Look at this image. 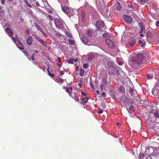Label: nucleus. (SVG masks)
Here are the masks:
<instances>
[{"label":"nucleus","instance_id":"nucleus-53","mask_svg":"<svg viewBox=\"0 0 159 159\" xmlns=\"http://www.w3.org/2000/svg\"><path fill=\"white\" fill-rule=\"evenodd\" d=\"M90 85L91 87L93 89H94V86H93L92 83L91 82H90Z\"/></svg>","mask_w":159,"mask_h":159},{"label":"nucleus","instance_id":"nucleus-54","mask_svg":"<svg viewBox=\"0 0 159 159\" xmlns=\"http://www.w3.org/2000/svg\"><path fill=\"white\" fill-rule=\"evenodd\" d=\"M102 96H103V97H105L106 96V93H105L102 92L101 94Z\"/></svg>","mask_w":159,"mask_h":159},{"label":"nucleus","instance_id":"nucleus-58","mask_svg":"<svg viewBox=\"0 0 159 159\" xmlns=\"http://www.w3.org/2000/svg\"><path fill=\"white\" fill-rule=\"evenodd\" d=\"M103 110H100V111L98 112V114H101L103 112Z\"/></svg>","mask_w":159,"mask_h":159},{"label":"nucleus","instance_id":"nucleus-55","mask_svg":"<svg viewBox=\"0 0 159 159\" xmlns=\"http://www.w3.org/2000/svg\"><path fill=\"white\" fill-rule=\"evenodd\" d=\"M69 89H70V87H68V88H67L66 89V91L68 93H69Z\"/></svg>","mask_w":159,"mask_h":159},{"label":"nucleus","instance_id":"nucleus-51","mask_svg":"<svg viewBox=\"0 0 159 159\" xmlns=\"http://www.w3.org/2000/svg\"><path fill=\"white\" fill-rule=\"evenodd\" d=\"M49 76H50L51 77H54V75L53 74H52V73H50V74H49L48 75Z\"/></svg>","mask_w":159,"mask_h":159},{"label":"nucleus","instance_id":"nucleus-10","mask_svg":"<svg viewBox=\"0 0 159 159\" xmlns=\"http://www.w3.org/2000/svg\"><path fill=\"white\" fill-rule=\"evenodd\" d=\"M107 44L111 48H114L115 47L113 42L109 39H107L105 40Z\"/></svg>","mask_w":159,"mask_h":159},{"label":"nucleus","instance_id":"nucleus-20","mask_svg":"<svg viewBox=\"0 0 159 159\" xmlns=\"http://www.w3.org/2000/svg\"><path fill=\"white\" fill-rule=\"evenodd\" d=\"M32 36H30L28 37L27 39V42L28 44L30 45L32 44Z\"/></svg>","mask_w":159,"mask_h":159},{"label":"nucleus","instance_id":"nucleus-4","mask_svg":"<svg viewBox=\"0 0 159 159\" xmlns=\"http://www.w3.org/2000/svg\"><path fill=\"white\" fill-rule=\"evenodd\" d=\"M63 20H57L55 21V23L57 27L64 30Z\"/></svg>","mask_w":159,"mask_h":159},{"label":"nucleus","instance_id":"nucleus-3","mask_svg":"<svg viewBox=\"0 0 159 159\" xmlns=\"http://www.w3.org/2000/svg\"><path fill=\"white\" fill-rule=\"evenodd\" d=\"M124 107L126 109H135L136 108V105L134 104L133 101L131 99L129 100V102L127 103H125L124 105Z\"/></svg>","mask_w":159,"mask_h":159},{"label":"nucleus","instance_id":"nucleus-48","mask_svg":"<svg viewBox=\"0 0 159 159\" xmlns=\"http://www.w3.org/2000/svg\"><path fill=\"white\" fill-rule=\"evenodd\" d=\"M49 65H48V67L47 68V71H48V75H49V74H50L51 73L50 72V71H49Z\"/></svg>","mask_w":159,"mask_h":159},{"label":"nucleus","instance_id":"nucleus-61","mask_svg":"<svg viewBox=\"0 0 159 159\" xmlns=\"http://www.w3.org/2000/svg\"><path fill=\"white\" fill-rule=\"evenodd\" d=\"M35 3L37 6H40L39 3L38 2L36 1Z\"/></svg>","mask_w":159,"mask_h":159},{"label":"nucleus","instance_id":"nucleus-2","mask_svg":"<svg viewBox=\"0 0 159 159\" xmlns=\"http://www.w3.org/2000/svg\"><path fill=\"white\" fill-rule=\"evenodd\" d=\"M106 78H103L102 80L100 88L101 90H107L111 86V84L109 82L107 81Z\"/></svg>","mask_w":159,"mask_h":159},{"label":"nucleus","instance_id":"nucleus-22","mask_svg":"<svg viewBox=\"0 0 159 159\" xmlns=\"http://www.w3.org/2000/svg\"><path fill=\"white\" fill-rule=\"evenodd\" d=\"M115 93H116V91H110L109 92V94L112 97V98L113 99L115 97Z\"/></svg>","mask_w":159,"mask_h":159},{"label":"nucleus","instance_id":"nucleus-60","mask_svg":"<svg viewBox=\"0 0 159 159\" xmlns=\"http://www.w3.org/2000/svg\"><path fill=\"white\" fill-rule=\"evenodd\" d=\"M156 132L157 134L159 136V128L158 129V130H157L156 131Z\"/></svg>","mask_w":159,"mask_h":159},{"label":"nucleus","instance_id":"nucleus-9","mask_svg":"<svg viewBox=\"0 0 159 159\" xmlns=\"http://www.w3.org/2000/svg\"><path fill=\"white\" fill-rule=\"evenodd\" d=\"M33 36L35 39L41 44L44 46H46V44H45V42L42 40L39 36H37L36 34L33 35Z\"/></svg>","mask_w":159,"mask_h":159},{"label":"nucleus","instance_id":"nucleus-49","mask_svg":"<svg viewBox=\"0 0 159 159\" xmlns=\"http://www.w3.org/2000/svg\"><path fill=\"white\" fill-rule=\"evenodd\" d=\"M88 66V64H84L83 65V67L84 68H86Z\"/></svg>","mask_w":159,"mask_h":159},{"label":"nucleus","instance_id":"nucleus-1","mask_svg":"<svg viewBox=\"0 0 159 159\" xmlns=\"http://www.w3.org/2000/svg\"><path fill=\"white\" fill-rule=\"evenodd\" d=\"M150 59L149 53L146 51H143L136 55L133 63L134 65H140L142 63L144 64L146 62H148L150 61Z\"/></svg>","mask_w":159,"mask_h":159},{"label":"nucleus","instance_id":"nucleus-41","mask_svg":"<svg viewBox=\"0 0 159 159\" xmlns=\"http://www.w3.org/2000/svg\"><path fill=\"white\" fill-rule=\"evenodd\" d=\"M145 28L144 26H141V30L140 31V33H143V32L144 30H145Z\"/></svg>","mask_w":159,"mask_h":159},{"label":"nucleus","instance_id":"nucleus-44","mask_svg":"<svg viewBox=\"0 0 159 159\" xmlns=\"http://www.w3.org/2000/svg\"><path fill=\"white\" fill-rule=\"evenodd\" d=\"M135 110H127V111L130 114H132Z\"/></svg>","mask_w":159,"mask_h":159},{"label":"nucleus","instance_id":"nucleus-39","mask_svg":"<svg viewBox=\"0 0 159 159\" xmlns=\"http://www.w3.org/2000/svg\"><path fill=\"white\" fill-rule=\"evenodd\" d=\"M108 36L109 34L108 33H104L102 34V36L105 38H107L108 37Z\"/></svg>","mask_w":159,"mask_h":159},{"label":"nucleus","instance_id":"nucleus-12","mask_svg":"<svg viewBox=\"0 0 159 159\" xmlns=\"http://www.w3.org/2000/svg\"><path fill=\"white\" fill-rule=\"evenodd\" d=\"M136 42V40L134 37L131 38L129 41V45L130 47H133Z\"/></svg>","mask_w":159,"mask_h":159},{"label":"nucleus","instance_id":"nucleus-30","mask_svg":"<svg viewBox=\"0 0 159 159\" xmlns=\"http://www.w3.org/2000/svg\"><path fill=\"white\" fill-rule=\"evenodd\" d=\"M72 60L74 62H76L78 61V58H76L75 59L71 58L70 59V64H74V62H72Z\"/></svg>","mask_w":159,"mask_h":159},{"label":"nucleus","instance_id":"nucleus-46","mask_svg":"<svg viewBox=\"0 0 159 159\" xmlns=\"http://www.w3.org/2000/svg\"><path fill=\"white\" fill-rule=\"evenodd\" d=\"M31 59L34 61L35 59V57H34V53H33L32 55V56L31 57Z\"/></svg>","mask_w":159,"mask_h":159},{"label":"nucleus","instance_id":"nucleus-43","mask_svg":"<svg viewBox=\"0 0 159 159\" xmlns=\"http://www.w3.org/2000/svg\"><path fill=\"white\" fill-rule=\"evenodd\" d=\"M64 31L65 32L66 35L67 36L70 37V34L69 32L67 31H66V30H64Z\"/></svg>","mask_w":159,"mask_h":159},{"label":"nucleus","instance_id":"nucleus-7","mask_svg":"<svg viewBox=\"0 0 159 159\" xmlns=\"http://www.w3.org/2000/svg\"><path fill=\"white\" fill-rule=\"evenodd\" d=\"M123 19L124 21L127 23H130L132 21V17L126 15H124L123 16Z\"/></svg>","mask_w":159,"mask_h":159},{"label":"nucleus","instance_id":"nucleus-35","mask_svg":"<svg viewBox=\"0 0 159 159\" xmlns=\"http://www.w3.org/2000/svg\"><path fill=\"white\" fill-rule=\"evenodd\" d=\"M87 34L89 36H92V32L90 30H88L87 31Z\"/></svg>","mask_w":159,"mask_h":159},{"label":"nucleus","instance_id":"nucleus-37","mask_svg":"<svg viewBox=\"0 0 159 159\" xmlns=\"http://www.w3.org/2000/svg\"><path fill=\"white\" fill-rule=\"evenodd\" d=\"M96 3L97 4H100L101 2H103L104 0H96Z\"/></svg>","mask_w":159,"mask_h":159},{"label":"nucleus","instance_id":"nucleus-62","mask_svg":"<svg viewBox=\"0 0 159 159\" xmlns=\"http://www.w3.org/2000/svg\"><path fill=\"white\" fill-rule=\"evenodd\" d=\"M123 62L122 61L119 62V63H118V64L119 65H123Z\"/></svg>","mask_w":159,"mask_h":159},{"label":"nucleus","instance_id":"nucleus-16","mask_svg":"<svg viewBox=\"0 0 159 159\" xmlns=\"http://www.w3.org/2000/svg\"><path fill=\"white\" fill-rule=\"evenodd\" d=\"M62 10L67 14H69L70 13V9L68 7H62Z\"/></svg>","mask_w":159,"mask_h":159},{"label":"nucleus","instance_id":"nucleus-29","mask_svg":"<svg viewBox=\"0 0 159 159\" xmlns=\"http://www.w3.org/2000/svg\"><path fill=\"white\" fill-rule=\"evenodd\" d=\"M72 91H71V92H70V96H71L74 99H75V100L76 101H78V100H79V98L77 97H76L75 96V98H74V97H73V96L72 95Z\"/></svg>","mask_w":159,"mask_h":159},{"label":"nucleus","instance_id":"nucleus-40","mask_svg":"<svg viewBox=\"0 0 159 159\" xmlns=\"http://www.w3.org/2000/svg\"><path fill=\"white\" fill-rule=\"evenodd\" d=\"M64 80L63 79H59L58 81V82L60 84H61L63 83Z\"/></svg>","mask_w":159,"mask_h":159},{"label":"nucleus","instance_id":"nucleus-63","mask_svg":"<svg viewBox=\"0 0 159 159\" xmlns=\"http://www.w3.org/2000/svg\"><path fill=\"white\" fill-rule=\"evenodd\" d=\"M57 60H58V62L60 63L61 62V60L60 58L59 57L57 58Z\"/></svg>","mask_w":159,"mask_h":159},{"label":"nucleus","instance_id":"nucleus-32","mask_svg":"<svg viewBox=\"0 0 159 159\" xmlns=\"http://www.w3.org/2000/svg\"><path fill=\"white\" fill-rule=\"evenodd\" d=\"M117 3H118V5L116 7V8L118 10H120L122 8L120 4L118 2Z\"/></svg>","mask_w":159,"mask_h":159},{"label":"nucleus","instance_id":"nucleus-23","mask_svg":"<svg viewBox=\"0 0 159 159\" xmlns=\"http://www.w3.org/2000/svg\"><path fill=\"white\" fill-rule=\"evenodd\" d=\"M110 69L112 70V73H116L118 71V70L117 68L114 65L111 67Z\"/></svg>","mask_w":159,"mask_h":159},{"label":"nucleus","instance_id":"nucleus-52","mask_svg":"<svg viewBox=\"0 0 159 159\" xmlns=\"http://www.w3.org/2000/svg\"><path fill=\"white\" fill-rule=\"evenodd\" d=\"M26 5H27L30 7H32V6L28 2H26Z\"/></svg>","mask_w":159,"mask_h":159},{"label":"nucleus","instance_id":"nucleus-34","mask_svg":"<svg viewBox=\"0 0 159 159\" xmlns=\"http://www.w3.org/2000/svg\"><path fill=\"white\" fill-rule=\"evenodd\" d=\"M72 38V35L70 34V44L74 45L75 43V41L74 40L70 39Z\"/></svg>","mask_w":159,"mask_h":159},{"label":"nucleus","instance_id":"nucleus-57","mask_svg":"<svg viewBox=\"0 0 159 159\" xmlns=\"http://www.w3.org/2000/svg\"><path fill=\"white\" fill-rule=\"evenodd\" d=\"M50 18V20H53V19L52 18L51 16V15H49V16H48Z\"/></svg>","mask_w":159,"mask_h":159},{"label":"nucleus","instance_id":"nucleus-15","mask_svg":"<svg viewBox=\"0 0 159 159\" xmlns=\"http://www.w3.org/2000/svg\"><path fill=\"white\" fill-rule=\"evenodd\" d=\"M77 49L76 47L74 48L73 47V49L71 51V53L70 56L73 57L75 55H77Z\"/></svg>","mask_w":159,"mask_h":159},{"label":"nucleus","instance_id":"nucleus-64","mask_svg":"<svg viewBox=\"0 0 159 159\" xmlns=\"http://www.w3.org/2000/svg\"><path fill=\"white\" fill-rule=\"evenodd\" d=\"M12 40L14 42H16V39L14 37L11 38Z\"/></svg>","mask_w":159,"mask_h":159},{"label":"nucleus","instance_id":"nucleus-19","mask_svg":"<svg viewBox=\"0 0 159 159\" xmlns=\"http://www.w3.org/2000/svg\"><path fill=\"white\" fill-rule=\"evenodd\" d=\"M36 26L37 28V29L41 33L43 34L44 35H46V33L43 30L42 28L39 25H36Z\"/></svg>","mask_w":159,"mask_h":159},{"label":"nucleus","instance_id":"nucleus-36","mask_svg":"<svg viewBox=\"0 0 159 159\" xmlns=\"http://www.w3.org/2000/svg\"><path fill=\"white\" fill-rule=\"evenodd\" d=\"M75 12L74 11L73 9H70V15H71L72 16L73 15H75Z\"/></svg>","mask_w":159,"mask_h":159},{"label":"nucleus","instance_id":"nucleus-6","mask_svg":"<svg viewBox=\"0 0 159 159\" xmlns=\"http://www.w3.org/2000/svg\"><path fill=\"white\" fill-rule=\"evenodd\" d=\"M131 99L129 98L125 95H122L121 96L120 101L121 102H122L124 105L125 103H127L129 102V100H130Z\"/></svg>","mask_w":159,"mask_h":159},{"label":"nucleus","instance_id":"nucleus-13","mask_svg":"<svg viewBox=\"0 0 159 159\" xmlns=\"http://www.w3.org/2000/svg\"><path fill=\"white\" fill-rule=\"evenodd\" d=\"M5 31L8 34V35L11 37L13 35V32L11 30L9 27L7 28L5 30Z\"/></svg>","mask_w":159,"mask_h":159},{"label":"nucleus","instance_id":"nucleus-26","mask_svg":"<svg viewBox=\"0 0 159 159\" xmlns=\"http://www.w3.org/2000/svg\"><path fill=\"white\" fill-rule=\"evenodd\" d=\"M154 116L156 117V118H159V110L158 111H155L154 113Z\"/></svg>","mask_w":159,"mask_h":159},{"label":"nucleus","instance_id":"nucleus-21","mask_svg":"<svg viewBox=\"0 0 159 159\" xmlns=\"http://www.w3.org/2000/svg\"><path fill=\"white\" fill-rule=\"evenodd\" d=\"M129 92L131 96H135L136 94V91H134L133 88H130Z\"/></svg>","mask_w":159,"mask_h":159},{"label":"nucleus","instance_id":"nucleus-31","mask_svg":"<svg viewBox=\"0 0 159 159\" xmlns=\"http://www.w3.org/2000/svg\"><path fill=\"white\" fill-rule=\"evenodd\" d=\"M139 43L140 44V46L141 47H143L145 45V43H143V42L141 40H139L138 41Z\"/></svg>","mask_w":159,"mask_h":159},{"label":"nucleus","instance_id":"nucleus-27","mask_svg":"<svg viewBox=\"0 0 159 159\" xmlns=\"http://www.w3.org/2000/svg\"><path fill=\"white\" fill-rule=\"evenodd\" d=\"M147 36L148 38H151L152 36V33L150 31H148L147 33Z\"/></svg>","mask_w":159,"mask_h":159},{"label":"nucleus","instance_id":"nucleus-11","mask_svg":"<svg viewBox=\"0 0 159 159\" xmlns=\"http://www.w3.org/2000/svg\"><path fill=\"white\" fill-rule=\"evenodd\" d=\"M81 17L82 18V21L83 23H84L86 21V13L84 10H82L81 11Z\"/></svg>","mask_w":159,"mask_h":159},{"label":"nucleus","instance_id":"nucleus-59","mask_svg":"<svg viewBox=\"0 0 159 159\" xmlns=\"http://www.w3.org/2000/svg\"><path fill=\"white\" fill-rule=\"evenodd\" d=\"M1 3L2 5H4L5 3V1L4 0H1Z\"/></svg>","mask_w":159,"mask_h":159},{"label":"nucleus","instance_id":"nucleus-45","mask_svg":"<svg viewBox=\"0 0 159 159\" xmlns=\"http://www.w3.org/2000/svg\"><path fill=\"white\" fill-rule=\"evenodd\" d=\"M23 52H24V54H25V55H26V56H27L28 55V52L26 51H23Z\"/></svg>","mask_w":159,"mask_h":159},{"label":"nucleus","instance_id":"nucleus-24","mask_svg":"<svg viewBox=\"0 0 159 159\" xmlns=\"http://www.w3.org/2000/svg\"><path fill=\"white\" fill-rule=\"evenodd\" d=\"M107 64L108 66L110 67V68L114 65L113 63L111 61H109L107 62Z\"/></svg>","mask_w":159,"mask_h":159},{"label":"nucleus","instance_id":"nucleus-50","mask_svg":"<svg viewBox=\"0 0 159 159\" xmlns=\"http://www.w3.org/2000/svg\"><path fill=\"white\" fill-rule=\"evenodd\" d=\"M156 25L157 26L159 27V21H157L156 22Z\"/></svg>","mask_w":159,"mask_h":159},{"label":"nucleus","instance_id":"nucleus-25","mask_svg":"<svg viewBox=\"0 0 159 159\" xmlns=\"http://www.w3.org/2000/svg\"><path fill=\"white\" fill-rule=\"evenodd\" d=\"M88 98L87 97H85L83 98H82L81 100L83 103H85L87 102L88 100Z\"/></svg>","mask_w":159,"mask_h":159},{"label":"nucleus","instance_id":"nucleus-5","mask_svg":"<svg viewBox=\"0 0 159 159\" xmlns=\"http://www.w3.org/2000/svg\"><path fill=\"white\" fill-rule=\"evenodd\" d=\"M148 109L150 108H152V109H158L159 108V104H156L155 103L152 102L148 104Z\"/></svg>","mask_w":159,"mask_h":159},{"label":"nucleus","instance_id":"nucleus-42","mask_svg":"<svg viewBox=\"0 0 159 159\" xmlns=\"http://www.w3.org/2000/svg\"><path fill=\"white\" fill-rule=\"evenodd\" d=\"M104 59L107 61V62L109 61H111V60L109 59L108 57L106 56H105V57H104Z\"/></svg>","mask_w":159,"mask_h":159},{"label":"nucleus","instance_id":"nucleus-56","mask_svg":"<svg viewBox=\"0 0 159 159\" xmlns=\"http://www.w3.org/2000/svg\"><path fill=\"white\" fill-rule=\"evenodd\" d=\"M81 93L83 95H84V96H86L87 95L86 94V93H85L84 92L82 91H81Z\"/></svg>","mask_w":159,"mask_h":159},{"label":"nucleus","instance_id":"nucleus-8","mask_svg":"<svg viewBox=\"0 0 159 159\" xmlns=\"http://www.w3.org/2000/svg\"><path fill=\"white\" fill-rule=\"evenodd\" d=\"M104 23L102 20H98L96 21V25L97 29H101L104 26Z\"/></svg>","mask_w":159,"mask_h":159},{"label":"nucleus","instance_id":"nucleus-17","mask_svg":"<svg viewBox=\"0 0 159 159\" xmlns=\"http://www.w3.org/2000/svg\"><path fill=\"white\" fill-rule=\"evenodd\" d=\"M118 89L120 93H123L125 92V89L123 84H121L119 86Z\"/></svg>","mask_w":159,"mask_h":159},{"label":"nucleus","instance_id":"nucleus-14","mask_svg":"<svg viewBox=\"0 0 159 159\" xmlns=\"http://www.w3.org/2000/svg\"><path fill=\"white\" fill-rule=\"evenodd\" d=\"M82 41L85 44H88V43L89 42V39L85 35H83L82 38L81 39Z\"/></svg>","mask_w":159,"mask_h":159},{"label":"nucleus","instance_id":"nucleus-18","mask_svg":"<svg viewBox=\"0 0 159 159\" xmlns=\"http://www.w3.org/2000/svg\"><path fill=\"white\" fill-rule=\"evenodd\" d=\"M128 7L132 9H135L136 7V5L135 3L134 2H131L128 5Z\"/></svg>","mask_w":159,"mask_h":159},{"label":"nucleus","instance_id":"nucleus-38","mask_svg":"<svg viewBox=\"0 0 159 159\" xmlns=\"http://www.w3.org/2000/svg\"><path fill=\"white\" fill-rule=\"evenodd\" d=\"M153 76V75H148L147 76V78L148 80L152 79Z\"/></svg>","mask_w":159,"mask_h":159},{"label":"nucleus","instance_id":"nucleus-28","mask_svg":"<svg viewBox=\"0 0 159 159\" xmlns=\"http://www.w3.org/2000/svg\"><path fill=\"white\" fill-rule=\"evenodd\" d=\"M84 69L82 68H80V75L81 76H83L84 75Z\"/></svg>","mask_w":159,"mask_h":159},{"label":"nucleus","instance_id":"nucleus-47","mask_svg":"<svg viewBox=\"0 0 159 159\" xmlns=\"http://www.w3.org/2000/svg\"><path fill=\"white\" fill-rule=\"evenodd\" d=\"M49 65H48V67L47 68V71H48V75H49V74H50L51 73L50 72V71H49Z\"/></svg>","mask_w":159,"mask_h":159},{"label":"nucleus","instance_id":"nucleus-33","mask_svg":"<svg viewBox=\"0 0 159 159\" xmlns=\"http://www.w3.org/2000/svg\"><path fill=\"white\" fill-rule=\"evenodd\" d=\"M120 96L119 95V94H118L116 95V96H115L114 99L115 100H117V99L120 100Z\"/></svg>","mask_w":159,"mask_h":159}]
</instances>
